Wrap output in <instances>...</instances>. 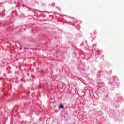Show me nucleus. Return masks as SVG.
I'll return each instance as SVG.
<instances>
[{
	"mask_svg": "<svg viewBox=\"0 0 124 124\" xmlns=\"http://www.w3.org/2000/svg\"><path fill=\"white\" fill-rule=\"evenodd\" d=\"M59 108H63V105L62 104H61L59 106Z\"/></svg>",
	"mask_w": 124,
	"mask_h": 124,
	"instance_id": "1",
	"label": "nucleus"
}]
</instances>
